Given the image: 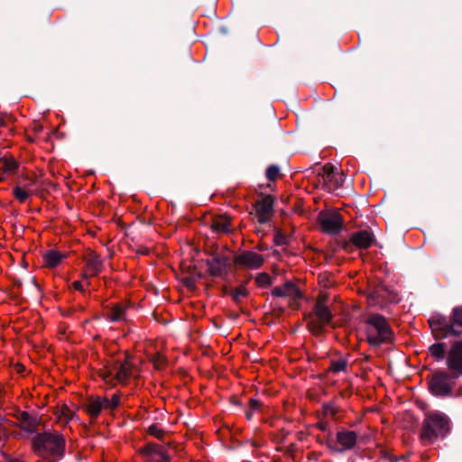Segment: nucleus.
<instances>
[{"instance_id":"1","label":"nucleus","mask_w":462,"mask_h":462,"mask_svg":"<svg viewBox=\"0 0 462 462\" xmlns=\"http://www.w3.org/2000/svg\"><path fill=\"white\" fill-rule=\"evenodd\" d=\"M66 441L64 436L56 430H47L36 433L32 439L33 452L49 462H56L65 454Z\"/></svg>"},{"instance_id":"2","label":"nucleus","mask_w":462,"mask_h":462,"mask_svg":"<svg viewBox=\"0 0 462 462\" xmlns=\"http://www.w3.org/2000/svg\"><path fill=\"white\" fill-rule=\"evenodd\" d=\"M449 431V420L442 412L429 411L425 415L420 439L426 444L432 443L439 437H444Z\"/></svg>"},{"instance_id":"3","label":"nucleus","mask_w":462,"mask_h":462,"mask_svg":"<svg viewBox=\"0 0 462 462\" xmlns=\"http://www.w3.org/2000/svg\"><path fill=\"white\" fill-rule=\"evenodd\" d=\"M308 330L315 337L325 332V325L331 323L333 314L328 305L314 304L312 312L304 316Z\"/></svg>"},{"instance_id":"4","label":"nucleus","mask_w":462,"mask_h":462,"mask_svg":"<svg viewBox=\"0 0 462 462\" xmlns=\"http://www.w3.org/2000/svg\"><path fill=\"white\" fill-rule=\"evenodd\" d=\"M357 441V435L353 430H341L337 433V440L327 439L326 445L336 453H343L355 447Z\"/></svg>"},{"instance_id":"5","label":"nucleus","mask_w":462,"mask_h":462,"mask_svg":"<svg viewBox=\"0 0 462 462\" xmlns=\"http://www.w3.org/2000/svg\"><path fill=\"white\" fill-rule=\"evenodd\" d=\"M374 243V234L372 230L365 229L354 232L349 240H342L338 245L346 251L351 250L353 247L358 249H366Z\"/></svg>"},{"instance_id":"6","label":"nucleus","mask_w":462,"mask_h":462,"mask_svg":"<svg viewBox=\"0 0 462 462\" xmlns=\"http://www.w3.org/2000/svg\"><path fill=\"white\" fill-rule=\"evenodd\" d=\"M430 392L436 396H447L452 392L454 381L447 373L439 371L432 374L430 379Z\"/></svg>"},{"instance_id":"7","label":"nucleus","mask_w":462,"mask_h":462,"mask_svg":"<svg viewBox=\"0 0 462 462\" xmlns=\"http://www.w3.org/2000/svg\"><path fill=\"white\" fill-rule=\"evenodd\" d=\"M209 275L226 279L230 266V257L224 254H212V258L204 261Z\"/></svg>"},{"instance_id":"8","label":"nucleus","mask_w":462,"mask_h":462,"mask_svg":"<svg viewBox=\"0 0 462 462\" xmlns=\"http://www.w3.org/2000/svg\"><path fill=\"white\" fill-rule=\"evenodd\" d=\"M446 365L452 377L462 375V338L452 343L448 352Z\"/></svg>"},{"instance_id":"9","label":"nucleus","mask_w":462,"mask_h":462,"mask_svg":"<svg viewBox=\"0 0 462 462\" xmlns=\"http://www.w3.org/2000/svg\"><path fill=\"white\" fill-rule=\"evenodd\" d=\"M262 199L255 201L254 207L256 211L258 222L262 225L266 224L272 218L274 209V197L273 195L260 194Z\"/></svg>"},{"instance_id":"10","label":"nucleus","mask_w":462,"mask_h":462,"mask_svg":"<svg viewBox=\"0 0 462 462\" xmlns=\"http://www.w3.org/2000/svg\"><path fill=\"white\" fill-rule=\"evenodd\" d=\"M318 221L320 224L323 232L327 234L336 235L342 229L343 219L337 212H320L318 216Z\"/></svg>"},{"instance_id":"11","label":"nucleus","mask_w":462,"mask_h":462,"mask_svg":"<svg viewBox=\"0 0 462 462\" xmlns=\"http://www.w3.org/2000/svg\"><path fill=\"white\" fill-rule=\"evenodd\" d=\"M139 452L145 457L146 462H171L167 450L156 443H147L140 448Z\"/></svg>"},{"instance_id":"12","label":"nucleus","mask_w":462,"mask_h":462,"mask_svg":"<svg viewBox=\"0 0 462 462\" xmlns=\"http://www.w3.org/2000/svg\"><path fill=\"white\" fill-rule=\"evenodd\" d=\"M393 342L394 333L393 329L383 317L377 315V346L384 344L389 349Z\"/></svg>"},{"instance_id":"13","label":"nucleus","mask_w":462,"mask_h":462,"mask_svg":"<svg viewBox=\"0 0 462 462\" xmlns=\"http://www.w3.org/2000/svg\"><path fill=\"white\" fill-rule=\"evenodd\" d=\"M264 259L263 255L253 252L244 251L235 257V263L238 265L251 269H258L263 264Z\"/></svg>"},{"instance_id":"14","label":"nucleus","mask_w":462,"mask_h":462,"mask_svg":"<svg viewBox=\"0 0 462 462\" xmlns=\"http://www.w3.org/2000/svg\"><path fill=\"white\" fill-rule=\"evenodd\" d=\"M18 420L22 424V429L29 433H36L39 420L36 416L31 415L27 411H20L17 415Z\"/></svg>"},{"instance_id":"15","label":"nucleus","mask_w":462,"mask_h":462,"mask_svg":"<svg viewBox=\"0 0 462 462\" xmlns=\"http://www.w3.org/2000/svg\"><path fill=\"white\" fill-rule=\"evenodd\" d=\"M84 261L86 262L88 267L92 271V275L96 276L103 271V260L96 252L89 251L87 254H85Z\"/></svg>"},{"instance_id":"16","label":"nucleus","mask_w":462,"mask_h":462,"mask_svg":"<svg viewBox=\"0 0 462 462\" xmlns=\"http://www.w3.org/2000/svg\"><path fill=\"white\" fill-rule=\"evenodd\" d=\"M113 370H116L115 379L120 383H125L126 381L132 376V368L127 366L126 364H121V361L115 360L112 364Z\"/></svg>"},{"instance_id":"17","label":"nucleus","mask_w":462,"mask_h":462,"mask_svg":"<svg viewBox=\"0 0 462 462\" xmlns=\"http://www.w3.org/2000/svg\"><path fill=\"white\" fill-rule=\"evenodd\" d=\"M360 368V375L365 380H370L373 374V359L371 356L361 354V357L356 361Z\"/></svg>"},{"instance_id":"18","label":"nucleus","mask_w":462,"mask_h":462,"mask_svg":"<svg viewBox=\"0 0 462 462\" xmlns=\"http://www.w3.org/2000/svg\"><path fill=\"white\" fill-rule=\"evenodd\" d=\"M86 411L93 418L96 419L100 414L104 407L103 401L99 398L90 397L88 399L84 405Z\"/></svg>"},{"instance_id":"19","label":"nucleus","mask_w":462,"mask_h":462,"mask_svg":"<svg viewBox=\"0 0 462 462\" xmlns=\"http://www.w3.org/2000/svg\"><path fill=\"white\" fill-rule=\"evenodd\" d=\"M0 163L4 173L14 174L20 167V163L8 154L0 157Z\"/></svg>"},{"instance_id":"20","label":"nucleus","mask_w":462,"mask_h":462,"mask_svg":"<svg viewBox=\"0 0 462 462\" xmlns=\"http://www.w3.org/2000/svg\"><path fill=\"white\" fill-rule=\"evenodd\" d=\"M375 314L369 313L365 319V334L370 346H375Z\"/></svg>"},{"instance_id":"21","label":"nucleus","mask_w":462,"mask_h":462,"mask_svg":"<svg viewBox=\"0 0 462 462\" xmlns=\"http://www.w3.org/2000/svg\"><path fill=\"white\" fill-rule=\"evenodd\" d=\"M65 254L58 251L49 250L43 254V260L47 267L55 268L60 263L61 260L65 258Z\"/></svg>"},{"instance_id":"22","label":"nucleus","mask_w":462,"mask_h":462,"mask_svg":"<svg viewBox=\"0 0 462 462\" xmlns=\"http://www.w3.org/2000/svg\"><path fill=\"white\" fill-rule=\"evenodd\" d=\"M229 225L230 219L226 216H218L212 219L211 227L216 232L228 233Z\"/></svg>"},{"instance_id":"23","label":"nucleus","mask_w":462,"mask_h":462,"mask_svg":"<svg viewBox=\"0 0 462 462\" xmlns=\"http://www.w3.org/2000/svg\"><path fill=\"white\" fill-rule=\"evenodd\" d=\"M127 307V305L123 303L113 305L110 310L109 319L114 322L123 320L125 319V310Z\"/></svg>"},{"instance_id":"24","label":"nucleus","mask_w":462,"mask_h":462,"mask_svg":"<svg viewBox=\"0 0 462 462\" xmlns=\"http://www.w3.org/2000/svg\"><path fill=\"white\" fill-rule=\"evenodd\" d=\"M380 297L388 302L396 301L398 300V293L394 289H378L377 288V298Z\"/></svg>"},{"instance_id":"25","label":"nucleus","mask_w":462,"mask_h":462,"mask_svg":"<svg viewBox=\"0 0 462 462\" xmlns=\"http://www.w3.org/2000/svg\"><path fill=\"white\" fill-rule=\"evenodd\" d=\"M430 324L432 328H439L446 329L447 331L453 332V326L448 324L444 317L432 318L430 320Z\"/></svg>"},{"instance_id":"26","label":"nucleus","mask_w":462,"mask_h":462,"mask_svg":"<svg viewBox=\"0 0 462 462\" xmlns=\"http://www.w3.org/2000/svg\"><path fill=\"white\" fill-rule=\"evenodd\" d=\"M247 282H245V284H242L238 287H236L234 291L230 292V295L232 297V300L236 303H240L242 297H247L249 295L248 290L245 288V284Z\"/></svg>"},{"instance_id":"27","label":"nucleus","mask_w":462,"mask_h":462,"mask_svg":"<svg viewBox=\"0 0 462 462\" xmlns=\"http://www.w3.org/2000/svg\"><path fill=\"white\" fill-rule=\"evenodd\" d=\"M255 282L261 288H267L272 285L273 278L267 273H260L255 277Z\"/></svg>"},{"instance_id":"28","label":"nucleus","mask_w":462,"mask_h":462,"mask_svg":"<svg viewBox=\"0 0 462 462\" xmlns=\"http://www.w3.org/2000/svg\"><path fill=\"white\" fill-rule=\"evenodd\" d=\"M430 352L433 357L439 360L444 357L446 348L444 344L442 343L434 344L430 347Z\"/></svg>"},{"instance_id":"29","label":"nucleus","mask_w":462,"mask_h":462,"mask_svg":"<svg viewBox=\"0 0 462 462\" xmlns=\"http://www.w3.org/2000/svg\"><path fill=\"white\" fill-rule=\"evenodd\" d=\"M284 291L288 295L292 296L295 299H300L301 298V292L300 289L291 282L287 281L284 283Z\"/></svg>"},{"instance_id":"30","label":"nucleus","mask_w":462,"mask_h":462,"mask_svg":"<svg viewBox=\"0 0 462 462\" xmlns=\"http://www.w3.org/2000/svg\"><path fill=\"white\" fill-rule=\"evenodd\" d=\"M280 175V167L278 165L272 164L266 169L265 176L269 181H275Z\"/></svg>"},{"instance_id":"31","label":"nucleus","mask_w":462,"mask_h":462,"mask_svg":"<svg viewBox=\"0 0 462 462\" xmlns=\"http://www.w3.org/2000/svg\"><path fill=\"white\" fill-rule=\"evenodd\" d=\"M14 198L20 202V203H23L26 201V199L29 198V193L26 191V189H24L23 188H22L20 185H16L14 188Z\"/></svg>"},{"instance_id":"32","label":"nucleus","mask_w":462,"mask_h":462,"mask_svg":"<svg viewBox=\"0 0 462 462\" xmlns=\"http://www.w3.org/2000/svg\"><path fill=\"white\" fill-rule=\"evenodd\" d=\"M103 402L105 408L114 410L120 404V395L118 393H115L111 399L105 398Z\"/></svg>"},{"instance_id":"33","label":"nucleus","mask_w":462,"mask_h":462,"mask_svg":"<svg viewBox=\"0 0 462 462\" xmlns=\"http://www.w3.org/2000/svg\"><path fill=\"white\" fill-rule=\"evenodd\" d=\"M323 177L327 178L328 180H333L336 177V172L337 169L331 163H327L322 168Z\"/></svg>"},{"instance_id":"34","label":"nucleus","mask_w":462,"mask_h":462,"mask_svg":"<svg viewBox=\"0 0 462 462\" xmlns=\"http://www.w3.org/2000/svg\"><path fill=\"white\" fill-rule=\"evenodd\" d=\"M347 362L344 359L332 360L330 362L329 370L334 373L344 371L346 368Z\"/></svg>"},{"instance_id":"35","label":"nucleus","mask_w":462,"mask_h":462,"mask_svg":"<svg viewBox=\"0 0 462 462\" xmlns=\"http://www.w3.org/2000/svg\"><path fill=\"white\" fill-rule=\"evenodd\" d=\"M274 244L277 246L286 245L289 243V238L286 235H284L280 229L274 228Z\"/></svg>"},{"instance_id":"36","label":"nucleus","mask_w":462,"mask_h":462,"mask_svg":"<svg viewBox=\"0 0 462 462\" xmlns=\"http://www.w3.org/2000/svg\"><path fill=\"white\" fill-rule=\"evenodd\" d=\"M450 320L453 324L462 327V306H457L453 309Z\"/></svg>"},{"instance_id":"37","label":"nucleus","mask_w":462,"mask_h":462,"mask_svg":"<svg viewBox=\"0 0 462 462\" xmlns=\"http://www.w3.org/2000/svg\"><path fill=\"white\" fill-rule=\"evenodd\" d=\"M147 432L160 440H162L165 433V431L160 429L156 424H152L149 426Z\"/></svg>"},{"instance_id":"38","label":"nucleus","mask_w":462,"mask_h":462,"mask_svg":"<svg viewBox=\"0 0 462 462\" xmlns=\"http://www.w3.org/2000/svg\"><path fill=\"white\" fill-rule=\"evenodd\" d=\"M22 177L24 179V181L20 186L26 190H30L31 187L37 181L36 175L29 176L28 174H23Z\"/></svg>"},{"instance_id":"39","label":"nucleus","mask_w":462,"mask_h":462,"mask_svg":"<svg viewBox=\"0 0 462 462\" xmlns=\"http://www.w3.org/2000/svg\"><path fill=\"white\" fill-rule=\"evenodd\" d=\"M184 273H188L189 276H193L195 279H203L205 278V274L199 271H198V267L196 265L188 266L184 269Z\"/></svg>"},{"instance_id":"40","label":"nucleus","mask_w":462,"mask_h":462,"mask_svg":"<svg viewBox=\"0 0 462 462\" xmlns=\"http://www.w3.org/2000/svg\"><path fill=\"white\" fill-rule=\"evenodd\" d=\"M182 283L184 286L189 291H195L197 289L196 286V279L193 276H186L182 279Z\"/></svg>"},{"instance_id":"41","label":"nucleus","mask_w":462,"mask_h":462,"mask_svg":"<svg viewBox=\"0 0 462 462\" xmlns=\"http://www.w3.org/2000/svg\"><path fill=\"white\" fill-rule=\"evenodd\" d=\"M345 180H346L345 173L343 171H340V172L337 171L336 177L334 178L333 180H330V181L335 184V188H339V187L343 186Z\"/></svg>"},{"instance_id":"42","label":"nucleus","mask_w":462,"mask_h":462,"mask_svg":"<svg viewBox=\"0 0 462 462\" xmlns=\"http://www.w3.org/2000/svg\"><path fill=\"white\" fill-rule=\"evenodd\" d=\"M74 412L69 410L67 406H63L60 410V418H63L66 421L72 419Z\"/></svg>"},{"instance_id":"43","label":"nucleus","mask_w":462,"mask_h":462,"mask_svg":"<svg viewBox=\"0 0 462 462\" xmlns=\"http://www.w3.org/2000/svg\"><path fill=\"white\" fill-rule=\"evenodd\" d=\"M262 402L254 398L249 400V409L254 412L259 411L262 407Z\"/></svg>"},{"instance_id":"44","label":"nucleus","mask_w":462,"mask_h":462,"mask_svg":"<svg viewBox=\"0 0 462 462\" xmlns=\"http://www.w3.org/2000/svg\"><path fill=\"white\" fill-rule=\"evenodd\" d=\"M328 300V294L325 292H319L315 304L327 305Z\"/></svg>"},{"instance_id":"45","label":"nucleus","mask_w":462,"mask_h":462,"mask_svg":"<svg viewBox=\"0 0 462 462\" xmlns=\"http://www.w3.org/2000/svg\"><path fill=\"white\" fill-rule=\"evenodd\" d=\"M112 374H113V367L111 369L106 368V370L105 372H102L100 374L103 380L106 381V383H108L109 380L112 381L115 379V377H112Z\"/></svg>"},{"instance_id":"46","label":"nucleus","mask_w":462,"mask_h":462,"mask_svg":"<svg viewBox=\"0 0 462 462\" xmlns=\"http://www.w3.org/2000/svg\"><path fill=\"white\" fill-rule=\"evenodd\" d=\"M366 301L370 307L375 304V289H373L366 294Z\"/></svg>"},{"instance_id":"47","label":"nucleus","mask_w":462,"mask_h":462,"mask_svg":"<svg viewBox=\"0 0 462 462\" xmlns=\"http://www.w3.org/2000/svg\"><path fill=\"white\" fill-rule=\"evenodd\" d=\"M272 294H273V296H275V297H286V296H287L286 291H285L282 288H281V287H279V286L274 287V288L273 289V291H272Z\"/></svg>"},{"instance_id":"48","label":"nucleus","mask_w":462,"mask_h":462,"mask_svg":"<svg viewBox=\"0 0 462 462\" xmlns=\"http://www.w3.org/2000/svg\"><path fill=\"white\" fill-rule=\"evenodd\" d=\"M132 356L126 352L125 353V359L121 362V364H126L127 366L133 367V364L131 363Z\"/></svg>"},{"instance_id":"49","label":"nucleus","mask_w":462,"mask_h":462,"mask_svg":"<svg viewBox=\"0 0 462 462\" xmlns=\"http://www.w3.org/2000/svg\"><path fill=\"white\" fill-rule=\"evenodd\" d=\"M72 286H73V288H74L75 290H78V291H83V287H82V283H81V282H79V281H75V282H73Z\"/></svg>"},{"instance_id":"50","label":"nucleus","mask_w":462,"mask_h":462,"mask_svg":"<svg viewBox=\"0 0 462 462\" xmlns=\"http://www.w3.org/2000/svg\"><path fill=\"white\" fill-rule=\"evenodd\" d=\"M296 450V445L295 444H291L287 448H286V453L292 456L294 451Z\"/></svg>"},{"instance_id":"51","label":"nucleus","mask_w":462,"mask_h":462,"mask_svg":"<svg viewBox=\"0 0 462 462\" xmlns=\"http://www.w3.org/2000/svg\"><path fill=\"white\" fill-rule=\"evenodd\" d=\"M230 402L234 405L241 406L242 403L236 396H231Z\"/></svg>"},{"instance_id":"52","label":"nucleus","mask_w":462,"mask_h":462,"mask_svg":"<svg viewBox=\"0 0 462 462\" xmlns=\"http://www.w3.org/2000/svg\"><path fill=\"white\" fill-rule=\"evenodd\" d=\"M15 368H16L17 373H19V374H22L25 370L24 365H23L22 364H16Z\"/></svg>"},{"instance_id":"53","label":"nucleus","mask_w":462,"mask_h":462,"mask_svg":"<svg viewBox=\"0 0 462 462\" xmlns=\"http://www.w3.org/2000/svg\"><path fill=\"white\" fill-rule=\"evenodd\" d=\"M245 417L248 420H251L252 418H253V411L250 410V409H247L245 411Z\"/></svg>"},{"instance_id":"54","label":"nucleus","mask_w":462,"mask_h":462,"mask_svg":"<svg viewBox=\"0 0 462 462\" xmlns=\"http://www.w3.org/2000/svg\"><path fill=\"white\" fill-rule=\"evenodd\" d=\"M228 317L232 319H236L239 317V314L238 313H231Z\"/></svg>"},{"instance_id":"55","label":"nucleus","mask_w":462,"mask_h":462,"mask_svg":"<svg viewBox=\"0 0 462 462\" xmlns=\"http://www.w3.org/2000/svg\"><path fill=\"white\" fill-rule=\"evenodd\" d=\"M222 291H223L224 294H228V293L230 294V292L228 291V289H227L226 286H223L222 287Z\"/></svg>"},{"instance_id":"56","label":"nucleus","mask_w":462,"mask_h":462,"mask_svg":"<svg viewBox=\"0 0 462 462\" xmlns=\"http://www.w3.org/2000/svg\"><path fill=\"white\" fill-rule=\"evenodd\" d=\"M319 429H320L321 430H326V429H327V424H325V423H321V424L319 425Z\"/></svg>"},{"instance_id":"57","label":"nucleus","mask_w":462,"mask_h":462,"mask_svg":"<svg viewBox=\"0 0 462 462\" xmlns=\"http://www.w3.org/2000/svg\"><path fill=\"white\" fill-rule=\"evenodd\" d=\"M5 125H6L5 121L3 118H1L0 119V127L5 126Z\"/></svg>"},{"instance_id":"58","label":"nucleus","mask_w":462,"mask_h":462,"mask_svg":"<svg viewBox=\"0 0 462 462\" xmlns=\"http://www.w3.org/2000/svg\"><path fill=\"white\" fill-rule=\"evenodd\" d=\"M14 285L17 286V287H21L22 286V282L21 281H15L14 282Z\"/></svg>"},{"instance_id":"59","label":"nucleus","mask_w":462,"mask_h":462,"mask_svg":"<svg viewBox=\"0 0 462 462\" xmlns=\"http://www.w3.org/2000/svg\"><path fill=\"white\" fill-rule=\"evenodd\" d=\"M374 411V407L366 409V412H373Z\"/></svg>"},{"instance_id":"60","label":"nucleus","mask_w":462,"mask_h":462,"mask_svg":"<svg viewBox=\"0 0 462 462\" xmlns=\"http://www.w3.org/2000/svg\"><path fill=\"white\" fill-rule=\"evenodd\" d=\"M381 454H382V456H383V457H386V456H387L386 452H385V451H383V450H382V451H381Z\"/></svg>"},{"instance_id":"61","label":"nucleus","mask_w":462,"mask_h":462,"mask_svg":"<svg viewBox=\"0 0 462 462\" xmlns=\"http://www.w3.org/2000/svg\"><path fill=\"white\" fill-rule=\"evenodd\" d=\"M360 438H361V439H365V438H367V436H366L365 434H364V435H362Z\"/></svg>"},{"instance_id":"62","label":"nucleus","mask_w":462,"mask_h":462,"mask_svg":"<svg viewBox=\"0 0 462 462\" xmlns=\"http://www.w3.org/2000/svg\"><path fill=\"white\" fill-rule=\"evenodd\" d=\"M5 180L4 176H0V181H3Z\"/></svg>"},{"instance_id":"63","label":"nucleus","mask_w":462,"mask_h":462,"mask_svg":"<svg viewBox=\"0 0 462 462\" xmlns=\"http://www.w3.org/2000/svg\"><path fill=\"white\" fill-rule=\"evenodd\" d=\"M258 248H259L260 250H265V247H263V246H259Z\"/></svg>"},{"instance_id":"64","label":"nucleus","mask_w":462,"mask_h":462,"mask_svg":"<svg viewBox=\"0 0 462 462\" xmlns=\"http://www.w3.org/2000/svg\"><path fill=\"white\" fill-rule=\"evenodd\" d=\"M42 127L41 125H39L38 127H36V130H41Z\"/></svg>"}]
</instances>
